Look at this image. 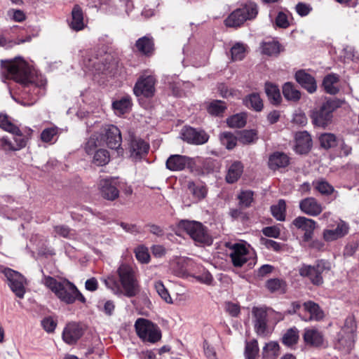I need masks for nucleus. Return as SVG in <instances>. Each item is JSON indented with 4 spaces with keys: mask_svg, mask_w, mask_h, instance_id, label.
<instances>
[{
    "mask_svg": "<svg viewBox=\"0 0 359 359\" xmlns=\"http://www.w3.org/2000/svg\"><path fill=\"white\" fill-rule=\"evenodd\" d=\"M303 309L305 312L309 313V315L299 313V316L304 321H319L324 317L323 310L320 308L318 304L312 301L304 302Z\"/></svg>",
    "mask_w": 359,
    "mask_h": 359,
    "instance_id": "5701e85b",
    "label": "nucleus"
},
{
    "mask_svg": "<svg viewBox=\"0 0 359 359\" xmlns=\"http://www.w3.org/2000/svg\"><path fill=\"white\" fill-rule=\"evenodd\" d=\"M355 331L356 325L353 317L346 318L344 327L337 334V347L346 353H349L354 345Z\"/></svg>",
    "mask_w": 359,
    "mask_h": 359,
    "instance_id": "6e6552de",
    "label": "nucleus"
},
{
    "mask_svg": "<svg viewBox=\"0 0 359 359\" xmlns=\"http://www.w3.org/2000/svg\"><path fill=\"white\" fill-rule=\"evenodd\" d=\"M149 149V144L141 138L132 137L129 144L130 158L134 161L141 160Z\"/></svg>",
    "mask_w": 359,
    "mask_h": 359,
    "instance_id": "6ab92c4d",
    "label": "nucleus"
},
{
    "mask_svg": "<svg viewBox=\"0 0 359 359\" xmlns=\"http://www.w3.org/2000/svg\"><path fill=\"white\" fill-rule=\"evenodd\" d=\"M313 184L315 189L323 195L329 196L334 191V187L323 179L314 181Z\"/></svg>",
    "mask_w": 359,
    "mask_h": 359,
    "instance_id": "c03bdc74",
    "label": "nucleus"
},
{
    "mask_svg": "<svg viewBox=\"0 0 359 359\" xmlns=\"http://www.w3.org/2000/svg\"><path fill=\"white\" fill-rule=\"evenodd\" d=\"M137 336L144 341L155 343L161 338V330L151 321L140 318L135 323Z\"/></svg>",
    "mask_w": 359,
    "mask_h": 359,
    "instance_id": "1a4fd4ad",
    "label": "nucleus"
},
{
    "mask_svg": "<svg viewBox=\"0 0 359 359\" xmlns=\"http://www.w3.org/2000/svg\"><path fill=\"white\" fill-rule=\"evenodd\" d=\"M292 224L298 229L304 231L303 236L304 241L308 242L311 240L313 231L316 227V222L313 219L299 216L293 220Z\"/></svg>",
    "mask_w": 359,
    "mask_h": 359,
    "instance_id": "412c9836",
    "label": "nucleus"
},
{
    "mask_svg": "<svg viewBox=\"0 0 359 359\" xmlns=\"http://www.w3.org/2000/svg\"><path fill=\"white\" fill-rule=\"evenodd\" d=\"M178 227L184 231L196 243L210 245L212 242V237L201 222L182 220L179 222Z\"/></svg>",
    "mask_w": 359,
    "mask_h": 359,
    "instance_id": "0eeeda50",
    "label": "nucleus"
},
{
    "mask_svg": "<svg viewBox=\"0 0 359 359\" xmlns=\"http://www.w3.org/2000/svg\"><path fill=\"white\" fill-rule=\"evenodd\" d=\"M312 140L306 131L297 133L295 135L294 151L300 154L309 152L311 147Z\"/></svg>",
    "mask_w": 359,
    "mask_h": 359,
    "instance_id": "bb28decb",
    "label": "nucleus"
},
{
    "mask_svg": "<svg viewBox=\"0 0 359 359\" xmlns=\"http://www.w3.org/2000/svg\"><path fill=\"white\" fill-rule=\"evenodd\" d=\"M230 257L233 266H242L253 255L245 243H236L229 246Z\"/></svg>",
    "mask_w": 359,
    "mask_h": 359,
    "instance_id": "2eb2a0df",
    "label": "nucleus"
},
{
    "mask_svg": "<svg viewBox=\"0 0 359 359\" xmlns=\"http://www.w3.org/2000/svg\"><path fill=\"white\" fill-rule=\"evenodd\" d=\"M182 139L190 144H203L209 140V135L202 130L191 127H184L182 130Z\"/></svg>",
    "mask_w": 359,
    "mask_h": 359,
    "instance_id": "aec40b11",
    "label": "nucleus"
},
{
    "mask_svg": "<svg viewBox=\"0 0 359 359\" xmlns=\"http://www.w3.org/2000/svg\"><path fill=\"white\" fill-rule=\"evenodd\" d=\"M194 278L200 283L206 285H211L213 281V277L208 271H203L201 274L194 276Z\"/></svg>",
    "mask_w": 359,
    "mask_h": 359,
    "instance_id": "69168bd1",
    "label": "nucleus"
},
{
    "mask_svg": "<svg viewBox=\"0 0 359 359\" xmlns=\"http://www.w3.org/2000/svg\"><path fill=\"white\" fill-rule=\"evenodd\" d=\"M262 53L267 55H276L280 52V44L278 41H269L263 43Z\"/></svg>",
    "mask_w": 359,
    "mask_h": 359,
    "instance_id": "09e8293b",
    "label": "nucleus"
},
{
    "mask_svg": "<svg viewBox=\"0 0 359 359\" xmlns=\"http://www.w3.org/2000/svg\"><path fill=\"white\" fill-rule=\"evenodd\" d=\"M54 231L57 235L66 238H72L74 236V231L65 225L55 226L54 227Z\"/></svg>",
    "mask_w": 359,
    "mask_h": 359,
    "instance_id": "680f3d73",
    "label": "nucleus"
},
{
    "mask_svg": "<svg viewBox=\"0 0 359 359\" xmlns=\"http://www.w3.org/2000/svg\"><path fill=\"white\" fill-rule=\"evenodd\" d=\"M42 283L55 294L60 302L67 304H72L76 300L82 303H85L86 301L76 286L67 279L57 280L51 276H44Z\"/></svg>",
    "mask_w": 359,
    "mask_h": 359,
    "instance_id": "7ed1b4c3",
    "label": "nucleus"
},
{
    "mask_svg": "<svg viewBox=\"0 0 359 359\" xmlns=\"http://www.w3.org/2000/svg\"><path fill=\"white\" fill-rule=\"evenodd\" d=\"M10 136L5 135L0 137V149L5 153L18 151L26 147L29 135H25L19 129L17 133H10Z\"/></svg>",
    "mask_w": 359,
    "mask_h": 359,
    "instance_id": "9d476101",
    "label": "nucleus"
},
{
    "mask_svg": "<svg viewBox=\"0 0 359 359\" xmlns=\"http://www.w3.org/2000/svg\"><path fill=\"white\" fill-rule=\"evenodd\" d=\"M135 47L141 54L150 56L154 51V39L149 35L144 36L137 40Z\"/></svg>",
    "mask_w": 359,
    "mask_h": 359,
    "instance_id": "c85d7f7f",
    "label": "nucleus"
},
{
    "mask_svg": "<svg viewBox=\"0 0 359 359\" xmlns=\"http://www.w3.org/2000/svg\"><path fill=\"white\" fill-rule=\"evenodd\" d=\"M109 159V151L104 149H97L93 156V163L98 166L106 165Z\"/></svg>",
    "mask_w": 359,
    "mask_h": 359,
    "instance_id": "a18cd8bd",
    "label": "nucleus"
},
{
    "mask_svg": "<svg viewBox=\"0 0 359 359\" xmlns=\"http://www.w3.org/2000/svg\"><path fill=\"white\" fill-rule=\"evenodd\" d=\"M121 141L119 129L114 125H105L102 126L100 133L93 134L89 138L85 149L88 154H93L97 147L104 144L111 149H117L120 147Z\"/></svg>",
    "mask_w": 359,
    "mask_h": 359,
    "instance_id": "20e7f679",
    "label": "nucleus"
},
{
    "mask_svg": "<svg viewBox=\"0 0 359 359\" xmlns=\"http://www.w3.org/2000/svg\"><path fill=\"white\" fill-rule=\"evenodd\" d=\"M283 93L287 100L297 101L301 97L300 92L290 82L285 83L283 86Z\"/></svg>",
    "mask_w": 359,
    "mask_h": 359,
    "instance_id": "58836bf2",
    "label": "nucleus"
},
{
    "mask_svg": "<svg viewBox=\"0 0 359 359\" xmlns=\"http://www.w3.org/2000/svg\"><path fill=\"white\" fill-rule=\"evenodd\" d=\"M254 316L255 330L257 334L264 336L267 334L266 322L267 316L269 315V310L263 308L255 307L252 309Z\"/></svg>",
    "mask_w": 359,
    "mask_h": 359,
    "instance_id": "4be33fe9",
    "label": "nucleus"
},
{
    "mask_svg": "<svg viewBox=\"0 0 359 359\" xmlns=\"http://www.w3.org/2000/svg\"><path fill=\"white\" fill-rule=\"evenodd\" d=\"M296 81L309 93L316 90L317 86L315 79L304 70H299L295 74Z\"/></svg>",
    "mask_w": 359,
    "mask_h": 359,
    "instance_id": "cd10ccee",
    "label": "nucleus"
},
{
    "mask_svg": "<svg viewBox=\"0 0 359 359\" xmlns=\"http://www.w3.org/2000/svg\"><path fill=\"white\" fill-rule=\"evenodd\" d=\"M339 81V76L335 74L327 75L323 82V86L326 93L330 95H335L339 92L337 83Z\"/></svg>",
    "mask_w": 359,
    "mask_h": 359,
    "instance_id": "72a5a7b5",
    "label": "nucleus"
},
{
    "mask_svg": "<svg viewBox=\"0 0 359 359\" xmlns=\"http://www.w3.org/2000/svg\"><path fill=\"white\" fill-rule=\"evenodd\" d=\"M272 215L278 221L285 219L286 203L283 199L278 201V203L271 207Z\"/></svg>",
    "mask_w": 359,
    "mask_h": 359,
    "instance_id": "a19ab883",
    "label": "nucleus"
},
{
    "mask_svg": "<svg viewBox=\"0 0 359 359\" xmlns=\"http://www.w3.org/2000/svg\"><path fill=\"white\" fill-rule=\"evenodd\" d=\"M189 189L193 194L196 200L203 199L208 193V189L205 185L201 183H194L193 182H189Z\"/></svg>",
    "mask_w": 359,
    "mask_h": 359,
    "instance_id": "4c0bfd02",
    "label": "nucleus"
},
{
    "mask_svg": "<svg viewBox=\"0 0 359 359\" xmlns=\"http://www.w3.org/2000/svg\"><path fill=\"white\" fill-rule=\"evenodd\" d=\"M84 330L82 326L75 322L67 323L63 329L62 338L68 345H74L83 335Z\"/></svg>",
    "mask_w": 359,
    "mask_h": 359,
    "instance_id": "f3484780",
    "label": "nucleus"
},
{
    "mask_svg": "<svg viewBox=\"0 0 359 359\" xmlns=\"http://www.w3.org/2000/svg\"><path fill=\"white\" fill-rule=\"evenodd\" d=\"M299 209L309 216L316 217L323 211L322 205L313 197H308L299 202Z\"/></svg>",
    "mask_w": 359,
    "mask_h": 359,
    "instance_id": "393cba45",
    "label": "nucleus"
},
{
    "mask_svg": "<svg viewBox=\"0 0 359 359\" xmlns=\"http://www.w3.org/2000/svg\"><path fill=\"white\" fill-rule=\"evenodd\" d=\"M83 57L82 65L85 72H100L105 69L103 59L93 51L86 52Z\"/></svg>",
    "mask_w": 359,
    "mask_h": 359,
    "instance_id": "a211bd4d",
    "label": "nucleus"
},
{
    "mask_svg": "<svg viewBox=\"0 0 359 359\" xmlns=\"http://www.w3.org/2000/svg\"><path fill=\"white\" fill-rule=\"evenodd\" d=\"M154 288L158 294L163 299L166 303H172V298L165 288L162 281L158 280L154 283Z\"/></svg>",
    "mask_w": 359,
    "mask_h": 359,
    "instance_id": "3c124183",
    "label": "nucleus"
},
{
    "mask_svg": "<svg viewBox=\"0 0 359 359\" xmlns=\"http://www.w3.org/2000/svg\"><path fill=\"white\" fill-rule=\"evenodd\" d=\"M60 133V129L55 126L46 128L41 133V140L46 143L55 142Z\"/></svg>",
    "mask_w": 359,
    "mask_h": 359,
    "instance_id": "e433bc0d",
    "label": "nucleus"
},
{
    "mask_svg": "<svg viewBox=\"0 0 359 359\" xmlns=\"http://www.w3.org/2000/svg\"><path fill=\"white\" fill-rule=\"evenodd\" d=\"M165 83H168L170 88L172 89L174 95L176 96L180 95V88L181 87L182 82L177 77L166 76L165 79Z\"/></svg>",
    "mask_w": 359,
    "mask_h": 359,
    "instance_id": "052dcab7",
    "label": "nucleus"
},
{
    "mask_svg": "<svg viewBox=\"0 0 359 359\" xmlns=\"http://www.w3.org/2000/svg\"><path fill=\"white\" fill-rule=\"evenodd\" d=\"M342 102L338 99H328L318 108L312 111L313 123L318 127L325 128L332 119V113L341 106Z\"/></svg>",
    "mask_w": 359,
    "mask_h": 359,
    "instance_id": "39448f33",
    "label": "nucleus"
},
{
    "mask_svg": "<svg viewBox=\"0 0 359 359\" xmlns=\"http://www.w3.org/2000/svg\"><path fill=\"white\" fill-rule=\"evenodd\" d=\"M100 280L107 290L116 296L134 297L140 290L137 270L126 262L120 263L114 273L103 276Z\"/></svg>",
    "mask_w": 359,
    "mask_h": 359,
    "instance_id": "f03ea898",
    "label": "nucleus"
},
{
    "mask_svg": "<svg viewBox=\"0 0 359 359\" xmlns=\"http://www.w3.org/2000/svg\"><path fill=\"white\" fill-rule=\"evenodd\" d=\"M243 172V165L241 162L236 161L231 163L227 169L226 180L232 184L238 181Z\"/></svg>",
    "mask_w": 359,
    "mask_h": 359,
    "instance_id": "2f4dec72",
    "label": "nucleus"
},
{
    "mask_svg": "<svg viewBox=\"0 0 359 359\" xmlns=\"http://www.w3.org/2000/svg\"><path fill=\"white\" fill-rule=\"evenodd\" d=\"M225 309L226 312L233 317H236L240 313V306L236 303L226 302Z\"/></svg>",
    "mask_w": 359,
    "mask_h": 359,
    "instance_id": "338daca9",
    "label": "nucleus"
},
{
    "mask_svg": "<svg viewBox=\"0 0 359 359\" xmlns=\"http://www.w3.org/2000/svg\"><path fill=\"white\" fill-rule=\"evenodd\" d=\"M290 158L283 152H275L269 156V166L271 170L285 168L289 165Z\"/></svg>",
    "mask_w": 359,
    "mask_h": 359,
    "instance_id": "c756f323",
    "label": "nucleus"
},
{
    "mask_svg": "<svg viewBox=\"0 0 359 359\" xmlns=\"http://www.w3.org/2000/svg\"><path fill=\"white\" fill-rule=\"evenodd\" d=\"M226 109L224 102L215 100L210 103L208 107V111L212 115L219 116L222 114Z\"/></svg>",
    "mask_w": 359,
    "mask_h": 359,
    "instance_id": "864d4df0",
    "label": "nucleus"
},
{
    "mask_svg": "<svg viewBox=\"0 0 359 359\" xmlns=\"http://www.w3.org/2000/svg\"><path fill=\"white\" fill-rule=\"evenodd\" d=\"M243 102L248 108L252 109L256 111H261L264 107L262 100L257 93H252L247 95L244 98Z\"/></svg>",
    "mask_w": 359,
    "mask_h": 359,
    "instance_id": "f704fd0d",
    "label": "nucleus"
},
{
    "mask_svg": "<svg viewBox=\"0 0 359 359\" xmlns=\"http://www.w3.org/2000/svg\"><path fill=\"white\" fill-rule=\"evenodd\" d=\"M136 259L142 264H147L149 262L150 255L148 249L144 246H138L135 250Z\"/></svg>",
    "mask_w": 359,
    "mask_h": 359,
    "instance_id": "13d9d810",
    "label": "nucleus"
},
{
    "mask_svg": "<svg viewBox=\"0 0 359 359\" xmlns=\"http://www.w3.org/2000/svg\"><path fill=\"white\" fill-rule=\"evenodd\" d=\"M266 287L271 292L283 291L285 283L278 278H272L266 282Z\"/></svg>",
    "mask_w": 359,
    "mask_h": 359,
    "instance_id": "6e6d98bb",
    "label": "nucleus"
},
{
    "mask_svg": "<svg viewBox=\"0 0 359 359\" xmlns=\"http://www.w3.org/2000/svg\"><path fill=\"white\" fill-rule=\"evenodd\" d=\"M227 124L231 128H242L245 125L246 121L242 114H235L227 118Z\"/></svg>",
    "mask_w": 359,
    "mask_h": 359,
    "instance_id": "4d7b16f0",
    "label": "nucleus"
},
{
    "mask_svg": "<svg viewBox=\"0 0 359 359\" xmlns=\"http://www.w3.org/2000/svg\"><path fill=\"white\" fill-rule=\"evenodd\" d=\"M299 337V330L293 327L287 330L283 334L282 342L287 346H292L298 342Z\"/></svg>",
    "mask_w": 359,
    "mask_h": 359,
    "instance_id": "ea45409f",
    "label": "nucleus"
},
{
    "mask_svg": "<svg viewBox=\"0 0 359 359\" xmlns=\"http://www.w3.org/2000/svg\"><path fill=\"white\" fill-rule=\"evenodd\" d=\"M303 339L307 345L314 347L322 346L324 344L323 333L314 327L305 328Z\"/></svg>",
    "mask_w": 359,
    "mask_h": 359,
    "instance_id": "a878e982",
    "label": "nucleus"
},
{
    "mask_svg": "<svg viewBox=\"0 0 359 359\" xmlns=\"http://www.w3.org/2000/svg\"><path fill=\"white\" fill-rule=\"evenodd\" d=\"M257 139V133L253 130H243L240 133L238 140L240 142L248 144L253 142Z\"/></svg>",
    "mask_w": 359,
    "mask_h": 359,
    "instance_id": "5fc2aeb1",
    "label": "nucleus"
},
{
    "mask_svg": "<svg viewBox=\"0 0 359 359\" xmlns=\"http://www.w3.org/2000/svg\"><path fill=\"white\" fill-rule=\"evenodd\" d=\"M192 159L187 156L171 155L166 161V168L171 171H181L190 167Z\"/></svg>",
    "mask_w": 359,
    "mask_h": 359,
    "instance_id": "b1692460",
    "label": "nucleus"
},
{
    "mask_svg": "<svg viewBox=\"0 0 359 359\" xmlns=\"http://www.w3.org/2000/svg\"><path fill=\"white\" fill-rule=\"evenodd\" d=\"M8 286L12 292L20 299H22L25 294V278L18 271L6 268L3 271Z\"/></svg>",
    "mask_w": 359,
    "mask_h": 359,
    "instance_id": "ddd939ff",
    "label": "nucleus"
},
{
    "mask_svg": "<svg viewBox=\"0 0 359 359\" xmlns=\"http://www.w3.org/2000/svg\"><path fill=\"white\" fill-rule=\"evenodd\" d=\"M259 351L258 342L253 339L250 341H246L244 356L245 359H256Z\"/></svg>",
    "mask_w": 359,
    "mask_h": 359,
    "instance_id": "37998d69",
    "label": "nucleus"
},
{
    "mask_svg": "<svg viewBox=\"0 0 359 359\" xmlns=\"http://www.w3.org/2000/svg\"><path fill=\"white\" fill-rule=\"evenodd\" d=\"M97 187L100 196L110 201L119 197L118 177H109L100 180Z\"/></svg>",
    "mask_w": 359,
    "mask_h": 359,
    "instance_id": "f8f14e48",
    "label": "nucleus"
},
{
    "mask_svg": "<svg viewBox=\"0 0 359 359\" xmlns=\"http://www.w3.org/2000/svg\"><path fill=\"white\" fill-rule=\"evenodd\" d=\"M219 140L222 145L225 146L227 149H233L237 142V138L229 132H224L220 134Z\"/></svg>",
    "mask_w": 359,
    "mask_h": 359,
    "instance_id": "49530a36",
    "label": "nucleus"
},
{
    "mask_svg": "<svg viewBox=\"0 0 359 359\" xmlns=\"http://www.w3.org/2000/svg\"><path fill=\"white\" fill-rule=\"evenodd\" d=\"M132 106L131 97L125 95L112 102V107L116 114L121 116L129 111Z\"/></svg>",
    "mask_w": 359,
    "mask_h": 359,
    "instance_id": "473e14b6",
    "label": "nucleus"
},
{
    "mask_svg": "<svg viewBox=\"0 0 359 359\" xmlns=\"http://www.w3.org/2000/svg\"><path fill=\"white\" fill-rule=\"evenodd\" d=\"M1 64L2 74L22 86L25 97L30 100L28 105L35 103L44 93L46 80L42 75L34 72L22 58L17 57L13 60H1Z\"/></svg>",
    "mask_w": 359,
    "mask_h": 359,
    "instance_id": "f257e3e1",
    "label": "nucleus"
},
{
    "mask_svg": "<svg viewBox=\"0 0 359 359\" xmlns=\"http://www.w3.org/2000/svg\"><path fill=\"white\" fill-rule=\"evenodd\" d=\"M238 199L241 206L248 208L253 201V192L249 190L243 191L238 195Z\"/></svg>",
    "mask_w": 359,
    "mask_h": 359,
    "instance_id": "bf43d9fd",
    "label": "nucleus"
},
{
    "mask_svg": "<svg viewBox=\"0 0 359 359\" xmlns=\"http://www.w3.org/2000/svg\"><path fill=\"white\" fill-rule=\"evenodd\" d=\"M156 79L153 75H142L136 82L133 91L136 96L152 97L155 93Z\"/></svg>",
    "mask_w": 359,
    "mask_h": 359,
    "instance_id": "dca6fc26",
    "label": "nucleus"
},
{
    "mask_svg": "<svg viewBox=\"0 0 359 359\" xmlns=\"http://www.w3.org/2000/svg\"><path fill=\"white\" fill-rule=\"evenodd\" d=\"M349 225L341 219H337L332 224H330L323 233V239L327 242H332L344 238L348 233Z\"/></svg>",
    "mask_w": 359,
    "mask_h": 359,
    "instance_id": "4468645a",
    "label": "nucleus"
},
{
    "mask_svg": "<svg viewBox=\"0 0 359 359\" xmlns=\"http://www.w3.org/2000/svg\"><path fill=\"white\" fill-rule=\"evenodd\" d=\"M265 92L270 100L273 104H278L281 101V95L278 87L271 83H266Z\"/></svg>",
    "mask_w": 359,
    "mask_h": 359,
    "instance_id": "c9c22d12",
    "label": "nucleus"
},
{
    "mask_svg": "<svg viewBox=\"0 0 359 359\" xmlns=\"http://www.w3.org/2000/svg\"><path fill=\"white\" fill-rule=\"evenodd\" d=\"M262 232L264 235L267 237L278 238L280 231V229L276 226H267L263 229Z\"/></svg>",
    "mask_w": 359,
    "mask_h": 359,
    "instance_id": "774afa93",
    "label": "nucleus"
},
{
    "mask_svg": "<svg viewBox=\"0 0 359 359\" xmlns=\"http://www.w3.org/2000/svg\"><path fill=\"white\" fill-rule=\"evenodd\" d=\"M275 23L280 28H287L290 26L288 15L283 11L279 12L276 18Z\"/></svg>",
    "mask_w": 359,
    "mask_h": 359,
    "instance_id": "0e129e2a",
    "label": "nucleus"
},
{
    "mask_svg": "<svg viewBox=\"0 0 359 359\" xmlns=\"http://www.w3.org/2000/svg\"><path fill=\"white\" fill-rule=\"evenodd\" d=\"M331 269V264L325 260H319L314 266L304 265L299 269V274L309 279L312 284L320 285L323 283L322 273Z\"/></svg>",
    "mask_w": 359,
    "mask_h": 359,
    "instance_id": "9b49d317",
    "label": "nucleus"
},
{
    "mask_svg": "<svg viewBox=\"0 0 359 359\" xmlns=\"http://www.w3.org/2000/svg\"><path fill=\"white\" fill-rule=\"evenodd\" d=\"M319 140L321 147L327 149L334 147L337 144L336 136L332 133L322 134L319 137Z\"/></svg>",
    "mask_w": 359,
    "mask_h": 359,
    "instance_id": "de8ad7c7",
    "label": "nucleus"
},
{
    "mask_svg": "<svg viewBox=\"0 0 359 359\" xmlns=\"http://www.w3.org/2000/svg\"><path fill=\"white\" fill-rule=\"evenodd\" d=\"M280 354V346L276 341H270L263 348V356L271 359L276 358Z\"/></svg>",
    "mask_w": 359,
    "mask_h": 359,
    "instance_id": "79ce46f5",
    "label": "nucleus"
},
{
    "mask_svg": "<svg viewBox=\"0 0 359 359\" xmlns=\"http://www.w3.org/2000/svg\"><path fill=\"white\" fill-rule=\"evenodd\" d=\"M0 128L8 133H17L20 129L8 120L6 114H0Z\"/></svg>",
    "mask_w": 359,
    "mask_h": 359,
    "instance_id": "603ef678",
    "label": "nucleus"
},
{
    "mask_svg": "<svg viewBox=\"0 0 359 359\" xmlns=\"http://www.w3.org/2000/svg\"><path fill=\"white\" fill-rule=\"evenodd\" d=\"M258 13L255 3L248 2L231 13L224 20V25L229 27H238L245 21L255 19Z\"/></svg>",
    "mask_w": 359,
    "mask_h": 359,
    "instance_id": "423d86ee",
    "label": "nucleus"
},
{
    "mask_svg": "<svg viewBox=\"0 0 359 359\" xmlns=\"http://www.w3.org/2000/svg\"><path fill=\"white\" fill-rule=\"evenodd\" d=\"M246 46L241 43H236L231 49V57L234 61L241 60L245 56Z\"/></svg>",
    "mask_w": 359,
    "mask_h": 359,
    "instance_id": "8fccbe9b",
    "label": "nucleus"
},
{
    "mask_svg": "<svg viewBox=\"0 0 359 359\" xmlns=\"http://www.w3.org/2000/svg\"><path fill=\"white\" fill-rule=\"evenodd\" d=\"M41 326L47 332L52 333L56 328L57 321L50 316L46 317L41 320Z\"/></svg>",
    "mask_w": 359,
    "mask_h": 359,
    "instance_id": "e2e57ef3",
    "label": "nucleus"
},
{
    "mask_svg": "<svg viewBox=\"0 0 359 359\" xmlns=\"http://www.w3.org/2000/svg\"><path fill=\"white\" fill-rule=\"evenodd\" d=\"M85 25L83 11L79 6L75 5L72 11V21L69 26L73 30L78 32L83 29Z\"/></svg>",
    "mask_w": 359,
    "mask_h": 359,
    "instance_id": "7c9ffc66",
    "label": "nucleus"
}]
</instances>
